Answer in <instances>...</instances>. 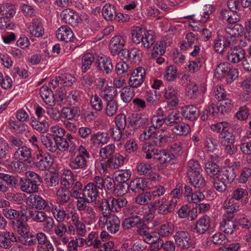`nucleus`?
I'll return each mask as SVG.
<instances>
[{
	"label": "nucleus",
	"mask_w": 251,
	"mask_h": 251,
	"mask_svg": "<svg viewBox=\"0 0 251 251\" xmlns=\"http://www.w3.org/2000/svg\"><path fill=\"white\" fill-rule=\"evenodd\" d=\"M237 70L233 69L230 64L222 62L217 65L214 75L217 78L226 77L227 83H230L237 76Z\"/></svg>",
	"instance_id": "obj_1"
},
{
	"label": "nucleus",
	"mask_w": 251,
	"mask_h": 251,
	"mask_svg": "<svg viewBox=\"0 0 251 251\" xmlns=\"http://www.w3.org/2000/svg\"><path fill=\"white\" fill-rule=\"evenodd\" d=\"M87 203L81 201H77L76 208L80 212V215L84 222L91 224L97 220L98 216L94 208L88 205Z\"/></svg>",
	"instance_id": "obj_2"
},
{
	"label": "nucleus",
	"mask_w": 251,
	"mask_h": 251,
	"mask_svg": "<svg viewBox=\"0 0 251 251\" xmlns=\"http://www.w3.org/2000/svg\"><path fill=\"white\" fill-rule=\"evenodd\" d=\"M98 224L100 227H106L107 230L112 234L118 232L120 227L119 217L113 214H108L103 217H99Z\"/></svg>",
	"instance_id": "obj_3"
},
{
	"label": "nucleus",
	"mask_w": 251,
	"mask_h": 251,
	"mask_svg": "<svg viewBox=\"0 0 251 251\" xmlns=\"http://www.w3.org/2000/svg\"><path fill=\"white\" fill-rule=\"evenodd\" d=\"M26 204L33 208L50 211L53 209V204L36 194L30 195L26 199Z\"/></svg>",
	"instance_id": "obj_4"
},
{
	"label": "nucleus",
	"mask_w": 251,
	"mask_h": 251,
	"mask_svg": "<svg viewBox=\"0 0 251 251\" xmlns=\"http://www.w3.org/2000/svg\"><path fill=\"white\" fill-rule=\"evenodd\" d=\"M179 93L177 89L172 85L167 87L163 93V97L167 100V107L169 110L176 108L179 103Z\"/></svg>",
	"instance_id": "obj_5"
},
{
	"label": "nucleus",
	"mask_w": 251,
	"mask_h": 251,
	"mask_svg": "<svg viewBox=\"0 0 251 251\" xmlns=\"http://www.w3.org/2000/svg\"><path fill=\"white\" fill-rule=\"evenodd\" d=\"M174 138L171 135L163 129H160L155 132L152 136H151V140L149 142L155 147H161L165 145L173 142Z\"/></svg>",
	"instance_id": "obj_6"
},
{
	"label": "nucleus",
	"mask_w": 251,
	"mask_h": 251,
	"mask_svg": "<svg viewBox=\"0 0 251 251\" xmlns=\"http://www.w3.org/2000/svg\"><path fill=\"white\" fill-rule=\"evenodd\" d=\"M174 238L176 246L181 250H187L191 246V237L187 231H177L175 233Z\"/></svg>",
	"instance_id": "obj_7"
},
{
	"label": "nucleus",
	"mask_w": 251,
	"mask_h": 251,
	"mask_svg": "<svg viewBox=\"0 0 251 251\" xmlns=\"http://www.w3.org/2000/svg\"><path fill=\"white\" fill-rule=\"evenodd\" d=\"M53 164V159L51 155L48 153H43L42 151L36 154L35 166L41 171L48 170Z\"/></svg>",
	"instance_id": "obj_8"
},
{
	"label": "nucleus",
	"mask_w": 251,
	"mask_h": 251,
	"mask_svg": "<svg viewBox=\"0 0 251 251\" xmlns=\"http://www.w3.org/2000/svg\"><path fill=\"white\" fill-rule=\"evenodd\" d=\"M146 76V71L142 67L135 69L131 73L128 84L132 88H138L144 82Z\"/></svg>",
	"instance_id": "obj_9"
},
{
	"label": "nucleus",
	"mask_w": 251,
	"mask_h": 251,
	"mask_svg": "<svg viewBox=\"0 0 251 251\" xmlns=\"http://www.w3.org/2000/svg\"><path fill=\"white\" fill-rule=\"evenodd\" d=\"M149 117L142 114L133 115L130 119V124L134 129L146 128L150 126Z\"/></svg>",
	"instance_id": "obj_10"
},
{
	"label": "nucleus",
	"mask_w": 251,
	"mask_h": 251,
	"mask_svg": "<svg viewBox=\"0 0 251 251\" xmlns=\"http://www.w3.org/2000/svg\"><path fill=\"white\" fill-rule=\"evenodd\" d=\"M99 191L93 184L88 183L82 189V201L91 203L95 201L99 196Z\"/></svg>",
	"instance_id": "obj_11"
},
{
	"label": "nucleus",
	"mask_w": 251,
	"mask_h": 251,
	"mask_svg": "<svg viewBox=\"0 0 251 251\" xmlns=\"http://www.w3.org/2000/svg\"><path fill=\"white\" fill-rule=\"evenodd\" d=\"M15 160H23L28 164L32 162V150L26 146H23L16 151L13 154Z\"/></svg>",
	"instance_id": "obj_12"
},
{
	"label": "nucleus",
	"mask_w": 251,
	"mask_h": 251,
	"mask_svg": "<svg viewBox=\"0 0 251 251\" xmlns=\"http://www.w3.org/2000/svg\"><path fill=\"white\" fill-rule=\"evenodd\" d=\"M27 31L32 36L40 37L44 33V29L40 18L35 17L33 19L27 27Z\"/></svg>",
	"instance_id": "obj_13"
},
{
	"label": "nucleus",
	"mask_w": 251,
	"mask_h": 251,
	"mask_svg": "<svg viewBox=\"0 0 251 251\" xmlns=\"http://www.w3.org/2000/svg\"><path fill=\"white\" fill-rule=\"evenodd\" d=\"M126 37L122 35H115L111 39L109 43V49L111 53L115 55L125 45Z\"/></svg>",
	"instance_id": "obj_14"
},
{
	"label": "nucleus",
	"mask_w": 251,
	"mask_h": 251,
	"mask_svg": "<svg viewBox=\"0 0 251 251\" xmlns=\"http://www.w3.org/2000/svg\"><path fill=\"white\" fill-rule=\"evenodd\" d=\"M231 44V41L228 40V37L218 36L214 41V50L216 52L223 54L227 48L230 47Z\"/></svg>",
	"instance_id": "obj_15"
},
{
	"label": "nucleus",
	"mask_w": 251,
	"mask_h": 251,
	"mask_svg": "<svg viewBox=\"0 0 251 251\" xmlns=\"http://www.w3.org/2000/svg\"><path fill=\"white\" fill-rule=\"evenodd\" d=\"M109 140L107 133L98 132L92 134L90 138V142L94 147H99L107 144Z\"/></svg>",
	"instance_id": "obj_16"
},
{
	"label": "nucleus",
	"mask_w": 251,
	"mask_h": 251,
	"mask_svg": "<svg viewBox=\"0 0 251 251\" xmlns=\"http://www.w3.org/2000/svg\"><path fill=\"white\" fill-rule=\"evenodd\" d=\"M62 20L66 23L72 26H76L78 24V14L71 9H66L60 14Z\"/></svg>",
	"instance_id": "obj_17"
},
{
	"label": "nucleus",
	"mask_w": 251,
	"mask_h": 251,
	"mask_svg": "<svg viewBox=\"0 0 251 251\" xmlns=\"http://www.w3.org/2000/svg\"><path fill=\"white\" fill-rule=\"evenodd\" d=\"M88 158L76 155L70 160L69 166L74 170H85L88 167Z\"/></svg>",
	"instance_id": "obj_18"
},
{
	"label": "nucleus",
	"mask_w": 251,
	"mask_h": 251,
	"mask_svg": "<svg viewBox=\"0 0 251 251\" xmlns=\"http://www.w3.org/2000/svg\"><path fill=\"white\" fill-rule=\"evenodd\" d=\"M236 177L235 170L232 167H227L221 170L218 179L229 184L233 182Z\"/></svg>",
	"instance_id": "obj_19"
},
{
	"label": "nucleus",
	"mask_w": 251,
	"mask_h": 251,
	"mask_svg": "<svg viewBox=\"0 0 251 251\" xmlns=\"http://www.w3.org/2000/svg\"><path fill=\"white\" fill-rule=\"evenodd\" d=\"M56 37L61 41L69 42L73 41L74 33L70 27L62 25L57 29Z\"/></svg>",
	"instance_id": "obj_20"
},
{
	"label": "nucleus",
	"mask_w": 251,
	"mask_h": 251,
	"mask_svg": "<svg viewBox=\"0 0 251 251\" xmlns=\"http://www.w3.org/2000/svg\"><path fill=\"white\" fill-rule=\"evenodd\" d=\"M200 111L198 108L193 105H188L181 109V115L186 119L194 121L199 116Z\"/></svg>",
	"instance_id": "obj_21"
},
{
	"label": "nucleus",
	"mask_w": 251,
	"mask_h": 251,
	"mask_svg": "<svg viewBox=\"0 0 251 251\" xmlns=\"http://www.w3.org/2000/svg\"><path fill=\"white\" fill-rule=\"evenodd\" d=\"M156 233L160 238H167L171 237L174 232L175 226L171 222H168L159 226L156 229Z\"/></svg>",
	"instance_id": "obj_22"
},
{
	"label": "nucleus",
	"mask_w": 251,
	"mask_h": 251,
	"mask_svg": "<svg viewBox=\"0 0 251 251\" xmlns=\"http://www.w3.org/2000/svg\"><path fill=\"white\" fill-rule=\"evenodd\" d=\"M245 51L236 48L231 49L227 52V59L232 63H238L245 58Z\"/></svg>",
	"instance_id": "obj_23"
},
{
	"label": "nucleus",
	"mask_w": 251,
	"mask_h": 251,
	"mask_svg": "<svg viewBox=\"0 0 251 251\" xmlns=\"http://www.w3.org/2000/svg\"><path fill=\"white\" fill-rule=\"evenodd\" d=\"M210 226V218L207 215H204L196 222L194 230L198 233L203 234L209 229Z\"/></svg>",
	"instance_id": "obj_24"
},
{
	"label": "nucleus",
	"mask_w": 251,
	"mask_h": 251,
	"mask_svg": "<svg viewBox=\"0 0 251 251\" xmlns=\"http://www.w3.org/2000/svg\"><path fill=\"white\" fill-rule=\"evenodd\" d=\"M2 240L0 244V247L5 249H9L12 246L13 243L17 242V236L15 234L12 232L3 231Z\"/></svg>",
	"instance_id": "obj_25"
},
{
	"label": "nucleus",
	"mask_w": 251,
	"mask_h": 251,
	"mask_svg": "<svg viewBox=\"0 0 251 251\" xmlns=\"http://www.w3.org/2000/svg\"><path fill=\"white\" fill-rule=\"evenodd\" d=\"M198 39L196 35L193 32L186 34L185 40L180 44V48L182 50H190L193 46L197 44Z\"/></svg>",
	"instance_id": "obj_26"
},
{
	"label": "nucleus",
	"mask_w": 251,
	"mask_h": 251,
	"mask_svg": "<svg viewBox=\"0 0 251 251\" xmlns=\"http://www.w3.org/2000/svg\"><path fill=\"white\" fill-rule=\"evenodd\" d=\"M56 197L58 203L60 205H64L71 201V192L69 188L60 187L56 192Z\"/></svg>",
	"instance_id": "obj_27"
},
{
	"label": "nucleus",
	"mask_w": 251,
	"mask_h": 251,
	"mask_svg": "<svg viewBox=\"0 0 251 251\" xmlns=\"http://www.w3.org/2000/svg\"><path fill=\"white\" fill-rule=\"evenodd\" d=\"M242 27L238 25H230L225 28L226 35L231 43L233 42L236 37H238L242 31Z\"/></svg>",
	"instance_id": "obj_28"
},
{
	"label": "nucleus",
	"mask_w": 251,
	"mask_h": 251,
	"mask_svg": "<svg viewBox=\"0 0 251 251\" xmlns=\"http://www.w3.org/2000/svg\"><path fill=\"white\" fill-rule=\"evenodd\" d=\"M12 226L16 232L22 236L27 234L29 230L27 224L20 219L13 221Z\"/></svg>",
	"instance_id": "obj_29"
},
{
	"label": "nucleus",
	"mask_w": 251,
	"mask_h": 251,
	"mask_svg": "<svg viewBox=\"0 0 251 251\" xmlns=\"http://www.w3.org/2000/svg\"><path fill=\"white\" fill-rule=\"evenodd\" d=\"M98 67L100 70L107 74L111 72L113 69L111 59L105 56L99 57Z\"/></svg>",
	"instance_id": "obj_30"
},
{
	"label": "nucleus",
	"mask_w": 251,
	"mask_h": 251,
	"mask_svg": "<svg viewBox=\"0 0 251 251\" xmlns=\"http://www.w3.org/2000/svg\"><path fill=\"white\" fill-rule=\"evenodd\" d=\"M125 157L120 153L116 154L107 158V165L111 169H117L124 164Z\"/></svg>",
	"instance_id": "obj_31"
},
{
	"label": "nucleus",
	"mask_w": 251,
	"mask_h": 251,
	"mask_svg": "<svg viewBox=\"0 0 251 251\" xmlns=\"http://www.w3.org/2000/svg\"><path fill=\"white\" fill-rule=\"evenodd\" d=\"M155 146L149 142H146L142 146V151L145 154V157L147 159H156L160 150L155 148Z\"/></svg>",
	"instance_id": "obj_32"
},
{
	"label": "nucleus",
	"mask_w": 251,
	"mask_h": 251,
	"mask_svg": "<svg viewBox=\"0 0 251 251\" xmlns=\"http://www.w3.org/2000/svg\"><path fill=\"white\" fill-rule=\"evenodd\" d=\"M42 142L45 148L50 152H55L57 151V138L47 134L42 138Z\"/></svg>",
	"instance_id": "obj_33"
},
{
	"label": "nucleus",
	"mask_w": 251,
	"mask_h": 251,
	"mask_svg": "<svg viewBox=\"0 0 251 251\" xmlns=\"http://www.w3.org/2000/svg\"><path fill=\"white\" fill-rule=\"evenodd\" d=\"M20 188L23 192L27 193H32L38 191V187L34 184L27 178H21L19 182Z\"/></svg>",
	"instance_id": "obj_34"
},
{
	"label": "nucleus",
	"mask_w": 251,
	"mask_h": 251,
	"mask_svg": "<svg viewBox=\"0 0 251 251\" xmlns=\"http://www.w3.org/2000/svg\"><path fill=\"white\" fill-rule=\"evenodd\" d=\"M156 159L160 161L162 166L166 167L168 164L174 163L175 156L165 150H160Z\"/></svg>",
	"instance_id": "obj_35"
},
{
	"label": "nucleus",
	"mask_w": 251,
	"mask_h": 251,
	"mask_svg": "<svg viewBox=\"0 0 251 251\" xmlns=\"http://www.w3.org/2000/svg\"><path fill=\"white\" fill-rule=\"evenodd\" d=\"M166 114L162 107L158 108L155 114L152 117L151 123L155 126L156 128H160L164 124H165Z\"/></svg>",
	"instance_id": "obj_36"
},
{
	"label": "nucleus",
	"mask_w": 251,
	"mask_h": 251,
	"mask_svg": "<svg viewBox=\"0 0 251 251\" xmlns=\"http://www.w3.org/2000/svg\"><path fill=\"white\" fill-rule=\"evenodd\" d=\"M142 220L141 215H132L126 218L123 222L122 225L125 229H129L141 225Z\"/></svg>",
	"instance_id": "obj_37"
},
{
	"label": "nucleus",
	"mask_w": 251,
	"mask_h": 251,
	"mask_svg": "<svg viewBox=\"0 0 251 251\" xmlns=\"http://www.w3.org/2000/svg\"><path fill=\"white\" fill-rule=\"evenodd\" d=\"M147 187V182L143 178H136L129 183L130 190L135 193L143 191Z\"/></svg>",
	"instance_id": "obj_38"
},
{
	"label": "nucleus",
	"mask_w": 251,
	"mask_h": 251,
	"mask_svg": "<svg viewBox=\"0 0 251 251\" xmlns=\"http://www.w3.org/2000/svg\"><path fill=\"white\" fill-rule=\"evenodd\" d=\"M40 93L44 101L50 106L54 105L55 100L52 91L47 86H42L40 90Z\"/></svg>",
	"instance_id": "obj_39"
},
{
	"label": "nucleus",
	"mask_w": 251,
	"mask_h": 251,
	"mask_svg": "<svg viewBox=\"0 0 251 251\" xmlns=\"http://www.w3.org/2000/svg\"><path fill=\"white\" fill-rule=\"evenodd\" d=\"M207 175L213 179L218 178L221 170L219 166L215 162L209 161L205 165Z\"/></svg>",
	"instance_id": "obj_40"
},
{
	"label": "nucleus",
	"mask_w": 251,
	"mask_h": 251,
	"mask_svg": "<svg viewBox=\"0 0 251 251\" xmlns=\"http://www.w3.org/2000/svg\"><path fill=\"white\" fill-rule=\"evenodd\" d=\"M165 125L172 126L179 124L182 121V117L178 111H172L168 115H166Z\"/></svg>",
	"instance_id": "obj_41"
},
{
	"label": "nucleus",
	"mask_w": 251,
	"mask_h": 251,
	"mask_svg": "<svg viewBox=\"0 0 251 251\" xmlns=\"http://www.w3.org/2000/svg\"><path fill=\"white\" fill-rule=\"evenodd\" d=\"M167 42L164 39H162L156 42L153 46L151 52L152 58L163 55L165 52Z\"/></svg>",
	"instance_id": "obj_42"
},
{
	"label": "nucleus",
	"mask_w": 251,
	"mask_h": 251,
	"mask_svg": "<svg viewBox=\"0 0 251 251\" xmlns=\"http://www.w3.org/2000/svg\"><path fill=\"white\" fill-rule=\"evenodd\" d=\"M73 174L70 170H64L61 178V187L69 188L73 184Z\"/></svg>",
	"instance_id": "obj_43"
},
{
	"label": "nucleus",
	"mask_w": 251,
	"mask_h": 251,
	"mask_svg": "<svg viewBox=\"0 0 251 251\" xmlns=\"http://www.w3.org/2000/svg\"><path fill=\"white\" fill-rule=\"evenodd\" d=\"M102 14L106 21H114L117 12L114 5L111 4H106L102 8Z\"/></svg>",
	"instance_id": "obj_44"
},
{
	"label": "nucleus",
	"mask_w": 251,
	"mask_h": 251,
	"mask_svg": "<svg viewBox=\"0 0 251 251\" xmlns=\"http://www.w3.org/2000/svg\"><path fill=\"white\" fill-rule=\"evenodd\" d=\"M50 212L52 213L53 216L57 222L59 223H63L62 222L66 219L69 220V216L68 213L63 208H58L56 206L53 205V209Z\"/></svg>",
	"instance_id": "obj_45"
},
{
	"label": "nucleus",
	"mask_w": 251,
	"mask_h": 251,
	"mask_svg": "<svg viewBox=\"0 0 251 251\" xmlns=\"http://www.w3.org/2000/svg\"><path fill=\"white\" fill-rule=\"evenodd\" d=\"M100 94L104 100L109 101L114 100L113 98L117 95V91L115 89L107 85L100 91Z\"/></svg>",
	"instance_id": "obj_46"
},
{
	"label": "nucleus",
	"mask_w": 251,
	"mask_h": 251,
	"mask_svg": "<svg viewBox=\"0 0 251 251\" xmlns=\"http://www.w3.org/2000/svg\"><path fill=\"white\" fill-rule=\"evenodd\" d=\"M220 101L221 102L219 106L215 105V108L216 109L218 113H221L223 115L228 113L232 107L231 100L226 97Z\"/></svg>",
	"instance_id": "obj_47"
},
{
	"label": "nucleus",
	"mask_w": 251,
	"mask_h": 251,
	"mask_svg": "<svg viewBox=\"0 0 251 251\" xmlns=\"http://www.w3.org/2000/svg\"><path fill=\"white\" fill-rule=\"evenodd\" d=\"M147 30L140 26H136L131 30L132 40L135 44H139L143 39Z\"/></svg>",
	"instance_id": "obj_48"
},
{
	"label": "nucleus",
	"mask_w": 251,
	"mask_h": 251,
	"mask_svg": "<svg viewBox=\"0 0 251 251\" xmlns=\"http://www.w3.org/2000/svg\"><path fill=\"white\" fill-rule=\"evenodd\" d=\"M220 228L225 233L232 234L235 230L236 225L231 219L227 217L221 223Z\"/></svg>",
	"instance_id": "obj_49"
},
{
	"label": "nucleus",
	"mask_w": 251,
	"mask_h": 251,
	"mask_svg": "<svg viewBox=\"0 0 251 251\" xmlns=\"http://www.w3.org/2000/svg\"><path fill=\"white\" fill-rule=\"evenodd\" d=\"M155 35L152 30L147 31L141 43L144 48L149 49L155 43Z\"/></svg>",
	"instance_id": "obj_50"
},
{
	"label": "nucleus",
	"mask_w": 251,
	"mask_h": 251,
	"mask_svg": "<svg viewBox=\"0 0 251 251\" xmlns=\"http://www.w3.org/2000/svg\"><path fill=\"white\" fill-rule=\"evenodd\" d=\"M115 150V145L114 144H110L101 148L99 151V154L101 158L106 159L112 156Z\"/></svg>",
	"instance_id": "obj_51"
},
{
	"label": "nucleus",
	"mask_w": 251,
	"mask_h": 251,
	"mask_svg": "<svg viewBox=\"0 0 251 251\" xmlns=\"http://www.w3.org/2000/svg\"><path fill=\"white\" fill-rule=\"evenodd\" d=\"M233 198L236 201L242 200V203L246 204L249 201V197L247 193H246L245 190L242 188H238L233 191L231 195Z\"/></svg>",
	"instance_id": "obj_52"
},
{
	"label": "nucleus",
	"mask_w": 251,
	"mask_h": 251,
	"mask_svg": "<svg viewBox=\"0 0 251 251\" xmlns=\"http://www.w3.org/2000/svg\"><path fill=\"white\" fill-rule=\"evenodd\" d=\"M187 167V175L188 177L200 174L201 171L199 162L194 160H191L188 162Z\"/></svg>",
	"instance_id": "obj_53"
},
{
	"label": "nucleus",
	"mask_w": 251,
	"mask_h": 251,
	"mask_svg": "<svg viewBox=\"0 0 251 251\" xmlns=\"http://www.w3.org/2000/svg\"><path fill=\"white\" fill-rule=\"evenodd\" d=\"M130 85L124 87L120 92L122 100L125 102L130 101L134 96V91Z\"/></svg>",
	"instance_id": "obj_54"
},
{
	"label": "nucleus",
	"mask_w": 251,
	"mask_h": 251,
	"mask_svg": "<svg viewBox=\"0 0 251 251\" xmlns=\"http://www.w3.org/2000/svg\"><path fill=\"white\" fill-rule=\"evenodd\" d=\"M190 183L196 188H202L206 184L204 177L200 174L189 177Z\"/></svg>",
	"instance_id": "obj_55"
},
{
	"label": "nucleus",
	"mask_w": 251,
	"mask_h": 251,
	"mask_svg": "<svg viewBox=\"0 0 251 251\" xmlns=\"http://www.w3.org/2000/svg\"><path fill=\"white\" fill-rule=\"evenodd\" d=\"M177 75L176 67L175 65H170L166 70L164 77L167 81H174L176 79Z\"/></svg>",
	"instance_id": "obj_56"
},
{
	"label": "nucleus",
	"mask_w": 251,
	"mask_h": 251,
	"mask_svg": "<svg viewBox=\"0 0 251 251\" xmlns=\"http://www.w3.org/2000/svg\"><path fill=\"white\" fill-rule=\"evenodd\" d=\"M173 131L176 135L185 136L191 131V128L189 125L185 123L177 124L173 128Z\"/></svg>",
	"instance_id": "obj_57"
},
{
	"label": "nucleus",
	"mask_w": 251,
	"mask_h": 251,
	"mask_svg": "<svg viewBox=\"0 0 251 251\" xmlns=\"http://www.w3.org/2000/svg\"><path fill=\"white\" fill-rule=\"evenodd\" d=\"M111 201L114 207V212H118L121 210L122 207H125L127 204V200L124 198H114L112 197Z\"/></svg>",
	"instance_id": "obj_58"
},
{
	"label": "nucleus",
	"mask_w": 251,
	"mask_h": 251,
	"mask_svg": "<svg viewBox=\"0 0 251 251\" xmlns=\"http://www.w3.org/2000/svg\"><path fill=\"white\" fill-rule=\"evenodd\" d=\"M90 101L92 108L97 111H100L103 107L101 98L97 94L92 95L90 98Z\"/></svg>",
	"instance_id": "obj_59"
},
{
	"label": "nucleus",
	"mask_w": 251,
	"mask_h": 251,
	"mask_svg": "<svg viewBox=\"0 0 251 251\" xmlns=\"http://www.w3.org/2000/svg\"><path fill=\"white\" fill-rule=\"evenodd\" d=\"M131 171L129 170H122L117 171L115 180L118 182H126L130 177Z\"/></svg>",
	"instance_id": "obj_60"
},
{
	"label": "nucleus",
	"mask_w": 251,
	"mask_h": 251,
	"mask_svg": "<svg viewBox=\"0 0 251 251\" xmlns=\"http://www.w3.org/2000/svg\"><path fill=\"white\" fill-rule=\"evenodd\" d=\"M82 184L80 181L76 182L72 188L71 196L77 200H82Z\"/></svg>",
	"instance_id": "obj_61"
},
{
	"label": "nucleus",
	"mask_w": 251,
	"mask_h": 251,
	"mask_svg": "<svg viewBox=\"0 0 251 251\" xmlns=\"http://www.w3.org/2000/svg\"><path fill=\"white\" fill-rule=\"evenodd\" d=\"M218 113L215 108V105L212 104L208 109H205L202 111L201 119L203 121H207L210 119L211 117L215 116Z\"/></svg>",
	"instance_id": "obj_62"
},
{
	"label": "nucleus",
	"mask_w": 251,
	"mask_h": 251,
	"mask_svg": "<svg viewBox=\"0 0 251 251\" xmlns=\"http://www.w3.org/2000/svg\"><path fill=\"white\" fill-rule=\"evenodd\" d=\"M45 181L48 187H55L58 184L59 178L57 174L51 172L46 176Z\"/></svg>",
	"instance_id": "obj_63"
},
{
	"label": "nucleus",
	"mask_w": 251,
	"mask_h": 251,
	"mask_svg": "<svg viewBox=\"0 0 251 251\" xmlns=\"http://www.w3.org/2000/svg\"><path fill=\"white\" fill-rule=\"evenodd\" d=\"M239 148L242 153L245 155H251V142L242 138L240 140Z\"/></svg>",
	"instance_id": "obj_64"
}]
</instances>
